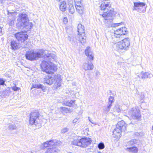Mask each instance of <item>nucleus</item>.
I'll list each match as a JSON object with an SVG mask.
<instances>
[{
	"instance_id": "nucleus-1",
	"label": "nucleus",
	"mask_w": 153,
	"mask_h": 153,
	"mask_svg": "<svg viewBox=\"0 0 153 153\" xmlns=\"http://www.w3.org/2000/svg\"><path fill=\"white\" fill-rule=\"evenodd\" d=\"M45 53V51L43 50H40L37 51H30L27 52L25 56L27 59L33 61L42 56L44 60L40 65L43 71L48 74H51L56 69L55 65L52 63V62L55 59V55L49 53L43 56Z\"/></svg>"
},
{
	"instance_id": "nucleus-2",
	"label": "nucleus",
	"mask_w": 153,
	"mask_h": 153,
	"mask_svg": "<svg viewBox=\"0 0 153 153\" xmlns=\"http://www.w3.org/2000/svg\"><path fill=\"white\" fill-rule=\"evenodd\" d=\"M111 5L108 2L102 3L100 6L101 10H103L104 13L102 15V16L104 18L105 20L104 23L106 24V25L108 27H116L120 25L122 22L115 24L113 26L111 23V21L113 20V16L114 14V11L109 10L111 7Z\"/></svg>"
},
{
	"instance_id": "nucleus-3",
	"label": "nucleus",
	"mask_w": 153,
	"mask_h": 153,
	"mask_svg": "<svg viewBox=\"0 0 153 153\" xmlns=\"http://www.w3.org/2000/svg\"><path fill=\"white\" fill-rule=\"evenodd\" d=\"M61 144L62 142L59 140L55 139L50 140L44 143L42 149L50 147L47 149L45 153H60V150L54 146H59Z\"/></svg>"
},
{
	"instance_id": "nucleus-4",
	"label": "nucleus",
	"mask_w": 153,
	"mask_h": 153,
	"mask_svg": "<svg viewBox=\"0 0 153 153\" xmlns=\"http://www.w3.org/2000/svg\"><path fill=\"white\" fill-rule=\"evenodd\" d=\"M17 21L20 26L23 27L24 31L26 32L30 30L33 26V24L32 23L29 22L27 15L25 13H19L17 19Z\"/></svg>"
},
{
	"instance_id": "nucleus-5",
	"label": "nucleus",
	"mask_w": 153,
	"mask_h": 153,
	"mask_svg": "<svg viewBox=\"0 0 153 153\" xmlns=\"http://www.w3.org/2000/svg\"><path fill=\"white\" fill-rule=\"evenodd\" d=\"M61 76L59 74L55 75L53 76L49 77L47 76L44 79V82L49 85H51L53 82L54 83V87L57 89L61 86Z\"/></svg>"
},
{
	"instance_id": "nucleus-6",
	"label": "nucleus",
	"mask_w": 153,
	"mask_h": 153,
	"mask_svg": "<svg viewBox=\"0 0 153 153\" xmlns=\"http://www.w3.org/2000/svg\"><path fill=\"white\" fill-rule=\"evenodd\" d=\"M127 34L126 28L125 27H122L114 31V33L111 35L112 39L114 42L119 41L120 40V37L122 35Z\"/></svg>"
},
{
	"instance_id": "nucleus-7",
	"label": "nucleus",
	"mask_w": 153,
	"mask_h": 153,
	"mask_svg": "<svg viewBox=\"0 0 153 153\" xmlns=\"http://www.w3.org/2000/svg\"><path fill=\"white\" fill-rule=\"evenodd\" d=\"M130 41L129 38H127L121 41L114 42L117 43L116 45V48L118 50H127L128 49L130 45Z\"/></svg>"
},
{
	"instance_id": "nucleus-8",
	"label": "nucleus",
	"mask_w": 153,
	"mask_h": 153,
	"mask_svg": "<svg viewBox=\"0 0 153 153\" xmlns=\"http://www.w3.org/2000/svg\"><path fill=\"white\" fill-rule=\"evenodd\" d=\"M128 115L134 119H139L141 115L140 111L136 107H133L128 110Z\"/></svg>"
},
{
	"instance_id": "nucleus-9",
	"label": "nucleus",
	"mask_w": 153,
	"mask_h": 153,
	"mask_svg": "<svg viewBox=\"0 0 153 153\" xmlns=\"http://www.w3.org/2000/svg\"><path fill=\"white\" fill-rule=\"evenodd\" d=\"M77 32H78L79 41L82 43H84L86 37L84 32V26L80 24L78 25Z\"/></svg>"
},
{
	"instance_id": "nucleus-10",
	"label": "nucleus",
	"mask_w": 153,
	"mask_h": 153,
	"mask_svg": "<svg viewBox=\"0 0 153 153\" xmlns=\"http://www.w3.org/2000/svg\"><path fill=\"white\" fill-rule=\"evenodd\" d=\"M134 7L133 10H137L138 12H144L146 11V4L143 2H134Z\"/></svg>"
},
{
	"instance_id": "nucleus-11",
	"label": "nucleus",
	"mask_w": 153,
	"mask_h": 153,
	"mask_svg": "<svg viewBox=\"0 0 153 153\" xmlns=\"http://www.w3.org/2000/svg\"><path fill=\"white\" fill-rule=\"evenodd\" d=\"M39 113L37 111L32 112L30 114L29 123L30 124L33 125L37 122V120L39 119Z\"/></svg>"
},
{
	"instance_id": "nucleus-12",
	"label": "nucleus",
	"mask_w": 153,
	"mask_h": 153,
	"mask_svg": "<svg viewBox=\"0 0 153 153\" xmlns=\"http://www.w3.org/2000/svg\"><path fill=\"white\" fill-rule=\"evenodd\" d=\"M14 36L17 40L23 42L27 40L28 37V35L22 32L15 33Z\"/></svg>"
},
{
	"instance_id": "nucleus-13",
	"label": "nucleus",
	"mask_w": 153,
	"mask_h": 153,
	"mask_svg": "<svg viewBox=\"0 0 153 153\" xmlns=\"http://www.w3.org/2000/svg\"><path fill=\"white\" fill-rule=\"evenodd\" d=\"M81 147H86L89 145L91 142V139L89 138L84 137L81 138Z\"/></svg>"
},
{
	"instance_id": "nucleus-14",
	"label": "nucleus",
	"mask_w": 153,
	"mask_h": 153,
	"mask_svg": "<svg viewBox=\"0 0 153 153\" xmlns=\"http://www.w3.org/2000/svg\"><path fill=\"white\" fill-rule=\"evenodd\" d=\"M85 53L88 58V59L90 61L93 60L94 59V54L91 51V48L88 47L85 50Z\"/></svg>"
},
{
	"instance_id": "nucleus-15",
	"label": "nucleus",
	"mask_w": 153,
	"mask_h": 153,
	"mask_svg": "<svg viewBox=\"0 0 153 153\" xmlns=\"http://www.w3.org/2000/svg\"><path fill=\"white\" fill-rule=\"evenodd\" d=\"M94 65L91 62H88L84 63L82 67L85 71L90 70H92L94 68Z\"/></svg>"
},
{
	"instance_id": "nucleus-16",
	"label": "nucleus",
	"mask_w": 153,
	"mask_h": 153,
	"mask_svg": "<svg viewBox=\"0 0 153 153\" xmlns=\"http://www.w3.org/2000/svg\"><path fill=\"white\" fill-rule=\"evenodd\" d=\"M140 76L141 79H143L146 78H150L153 77V74L150 71L144 72L142 71L140 74Z\"/></svg>"
},
{
	"instance_id": "nucleus-17",
	"label": "nucleus",
	"mask_w": 153,
	"mask_h": 153,
	"mask_svg": "<svg viewBox=\"0 0 153 153\" xmlns=\"http://www.w3.org/2000/svg\"><path fill=\"white\" fill-rule=\"evenodd\" d=\"M10 46L12 49L15 50L19 49L21 47L20 44L15 40L12 41L10 43Z\"/></svg>"
},
{
	"instance_id": "nucleus-18",
	"label": "nucleus",
	"mask_w": 153,
	"mask_h": 153,
	"mask_svg": "<svg viewBox=\"0 0 153 153\" xmlns=\"http://www.w3.org/2000/svg\"><path fill=\"white\" fill-rule=\"evenodd\" d=\"M116 127L120 128L122 131H124L126 128V125L124 121L122 120L118 122Z\"/></svg>"
},
{
	"instance_id": "nucleus-19",
	"label": "nucleus",
	"mask_w": 153,
	"mask_h": 153,
	"mask_svg": "<svg viewBox=\"0 0 153 153\" xmlns=\"http://www.w3.org/2000/svg\"><path fill=\"white\" fill-rule=\"evenodd\" d=\"M81 138L79 137H75L71 143L72 145L81 147Z\"/></svg>"
},
{
	"instance_id": "nucleus-20",
	"label": "nucleus",
	"mask_w": 153,
	"mask_h": 153,
	"mask_svg": "<svg viewBox=\"0 0 153 153\" xmlns=\"http://www.w3.org/2000/svg\"><path fill=\"white\" fill-rule=\"evenodd\" d=\"M139 142V141L136 139H133L131 140L128 142L126 144V146L127 148L128 147H131L135 146L136 144L138 145V143Z\"/></svg>"
},
{
	"instance_id": "nucleus-21",
	"label": "nucleus",
	"mask_w": 153,
	"mask_h": 153,
	"mask_svg": "<svg viewBox=\"0 0 153 153\" xmlns=\"http://www.w3.org/2000/svg\"><path fill=\"white\" fill-rule=\"evenodd\" d=\"M122 131L120 128L116 127L113 131L112 136L115 138L120 137Z\"/></svg>"
},
{
	"instance_id": "nucleus-22",
	"label": "nucleus",
	"mask_w": 153,
	"mask_h": 153,
	"mask_svg": "<svg viewBox=\"0 0 153 153\" xmlns=\"http://www.w3.org/2000/svg\"><path fill=\"white\" fill-rule=\"evenodd\" d=\"M126 150L132 153H137L138 151V148L135 146L131 147H128L126 149Z\"/></svg>"
},
{
	"instance_id": "nucleus-23",
	"label": "nucleus",
	"mask_w": 153,
	"mask_h": 153,
	"mask_svg": "<svg viewBox=\"0 0 153 153\" xmlns=\"http://www.w3.org/2000/svg\"><path fill=\"white\" fill-rule=\"evenodd\" d=\"M66 4L65 1H63L62 2L59 6V8L60 10L63 12L65 11L66 8Z\"/></svg>"
},
{
	"instance_id": "nucleus-24",
	"label": "nucleus",
	"mask_w": 153,
	"mask_h": 153,
	"mask_svg": "<svg viewBox=\"0 0 153 153\" xmlns=\"http://www.w3.org/2000/svg\"><path fill=\"white\" fill-rule=\"evenodd\" d=\"M69 6L68 7V10L69 12L73 14L75 12V10L73 4H69Z\"/></svg>"
},
{
	"instance_id": "nucleus-25",
	"label": "nucleus",
	"mask_w": 153,
	"mask_h": 153,
	"mask_svg": "<svg viewBox=\"0 0 153 153\" xmlns=\"http://www.w3.org/2000/svg\"><path fill=\"white\" fill-rule=\"evenodd\" d=\"M33 87L37 88H42V90L45 89V87L40 84H33Z\"/></svg>"
},
{
	"instance_id": "nucleus-26",
	"label": "nucleus",
	"mask_w": 153,
	"mask_h": 153,
	"mask_svg": "<svg viewBox=\"0 0 153 153\" xmlns=\"http://www.w3.org/2000/svg\"><path fill=\"white\" fill-rule=\"evenodd\" d=\"M10 93V91L9 88H7L6 90L4 91L3 92V94L4 95V97L6 96H8Z\"/></svg>"
},
{
	"instance_id": "nucleus-27",
	"label": "nucleus",
	"mask_w": 153,
	"mask_h": 153,
	"mask_svg": "<svg viewBox=\"0 0 153 153\" xmlns=\"http://www.w3.org/2000/svg\"><path fill=\"white\" fill-rule=\"evenodd\" d=\"M76 10L80 14H82L83 13V7L82 6H80L76 7Z\"/></svg>"
},
{
	"instance_id": "nucleus-28",
	"label": "nucleus",
	"mask_w": 153,
	"mask_h": 153,
	"mask_svg": "<svg viewBox=\"0 0 153 153\" xmlns=\"http://www.w3.org/2000/svg\"><path fill=\"white\" fill-rule=\"evenodd\" d=\"M74 101L71 100L70 101H68L64 103V105L68 106L69 107H71L74 103Z\"/></svg>"
},
{
	"instance_id": "nucleus-29",
	"label": "nucleus",
	"mask_w": 153,
	"mask_h": 153,
	"mask_svg": "<svg viewBox=\"0 0 153 153\" xmlns=\"http://www.w3.org/2000/svg\"><path fill=\"white\" fill-rule=\"evenodd\" d=\"M60 109L62 111L66 113H68L71 110L70 108H67L62 107H60Z\"/></svg>"
},
{
	"instance_id": "nucleus-30",
	"label": "nucleus",
	"mask_w": 153,
	"mask_h": 153,
	"mask_svg": "<svg viewBox=\"0 0 153 153\" xmlns=\"http://www.w3.org/2000/svg\"><path fill=\"white\" fill-rule=\"evenodd\" d=\"M111 106L112 105H108L105 106L104 108V111H105V113L108 112L109 111Z\"/></svg>"
},
{
	"instance_id": "nucleus-31",
	"label": "nucleus",
	"mask_w": 153,
	"mask_h": 153,
	"mask_svg": "<svg viewBox=\"0 0 153 153\" xmlns=\"http://www.w3.org/2000/svg\"><path fill=\"white\" fill-rule=\"evenodd\" d=\"M98 146L99 149H102L104 148L105 146L103 143H100L98 144Z\"/></svg>"
},
{
	"instance_id": "nucleus-32",
	"label": "nucleus",
	"mask_w": 153,
	"mask_h": 153,
	"mask_svg": "<svg viewBox=\"0 0 153 153\" xmlns=\"http://www.w3.org/2000/svg\"><path fill=\"white\" fill-rule=\"evenodd\" d=\"M69 130V128L65 127L62 129L61 130V133L62 134H64L65 133L68 132Z\"/></svg>"
},
{
	"instance_id": "nucleus-33",
	"label": "nucleus",
	"mask_w": 153,
	"mask_h": 153,
	"mask_svg": "<svg viewBox=\"0 0 153 153\" xmlns=\"http://www.w3.org/2000/svg\"><path fill=\"white\" fill-rule=\"evenodd\" d=\"M114 112H116L118 113H119L121 112V110L119 106H115L114 109Z\"/></svg>"
},
{
	"instance_id": "nucleus-34",
	"label": "nucleus",
	"mask_w": 153,
	"mask_h": 153,
	"mask_svg": "<svg viewBox=\"0 0 153 153\" xmlns=\"http://www.w3.org/2000/svg\"><path fill=\"white\" fill-rule=\"evenodd\" d=\"M109 102L108 105H112V103L113 102L114 97H112L110 96L109 98Z\"/></svg>"
},
{
	"instance_id": "nucleus-35",
	"label": "nucleus",
	"mask_w": 153,
	"mask_h": 153,
	"mask_svg": "<svg viewBox=\"0 0 153 153\" xmlns=\"http://www.w3.org/2000/svg\"><path fill=\"white\" fill-rule=\"evenodd\" d=\"M9 128L11 130H13L15 129L16 127L15 124H11L9 126Z\"/></svg>"
},
{
	"instance_id": "nucleus-36",
	"label": "nucleus",
	"mask_w": 153,
	"mask_h": 153,
	"mask_svg": "<svg viewBox=\"0 0 153 153\" xmlns=\"http://www.w3.org/2000/svg\"><path fill=\"white\" fill-rule=\"evenodd\" d=\"M145 97L144 93L142 92L140 94V98L141 100H143L144 99Z\"/></svg>"
},
{
	"instance_id": "nucleus-37",
	"label": "nucleus",
	"mask_w": 153,
	"mask_h": 153,
	"mask_svg": "<svg viewBox=\"0 0 153 153\" xmlns=\"http://www.w3.org/2000/svg\"><path fill=\"white\" fill-rule=\"evenodd\" d=\"M75 3L76 7L80 6H82V4H81V1H78L77 2H75Z\"/></svg>"
},
{
	"instance_id": "nucleus-38",
	"label": "nucleus",
	"mask_w": 153,
	"mask_h": 153,
	"mask_svg": "<svg viewBox=\"0 0 153 153\" xmlns=\"http://www.w3.org/2000/svg\"><path fill=\"white\" fill-rule=\"evenodd\" d=\"M12 89L15 91H17L19 88L16 86H14L12 87Z\"/></svg>"
},
{
	"instance_id": "nucleus-39",
	"label": "nucleus",
	"mask_w": 153,
	"mask_h": 153,
	"mask_svg": "<svg viewBox=\"0 0 153 153\" xmlns=\"http://www.w3.org/2000/svg\"><path fill=\"white\" fill-rule=\"evenodd\" d=\"M4 83V81L2 79L0 78V85H3Z\"/></svg>"
},
{
	"instance_id": "nucleus-40",
	"label": "nucleus",
	"mask_w": 153,
	"mask_h": 153,
	"mask_svg": "<svg viewBox=\"0 0 153 153\" xmlns=\"http://www.w3.org/2000/svg\"><path fill=\"white\" fill-rule=\"evenodd\" d=\"M69 4H72L73 3V0H68Z\"/></svg>"
},
{
	"instance_id": "nucleus-41",
	"label": "nucleus",
	"mask_w": 153,
	"mask_h": 153,
	"mask_svg": "<svg viewBox=\"0 0 153 153\" xmlns=\"http://www.w3.org/2000/svg\"><path fill=\"white\" fill-rule=\"evenodd\" d=\"M88 120H89V121H90V122H91V123H92L94 124H97L94 123L92 122V120L91 119V118L89 117H88Z\"/></svg>"
},
{
	"instance_id": "nucleus-42",
	"label": "nucleus",
	"mask_w": 153,
	"mask_h": 153,
	"mask_svg": "<svg viewBox=\"0 0 153 153\" xmlns=\"http://www.w3.org/2000/svg\"><path fill=\"white\" fill-rule=\"evenodd\" d=\"M14 24V22L13 21H11L9 23V25H12Z\"/></svg>"
},
{
	"instance_id": "nucleus-43",
	"label": "nucleus",
	"mask_w": 153,
	"mask_h": 153,
	"mask_svg": "<svg viewBox=\"0 0 153 153\" xmlns=\"http://www.w3.org/2000/svg\"><path fill=\"white\" fill-rule=\"evenodd\" d=\"M2 27H1V26H0V35H1L2 34Z\"/></svg>"
},
{
	"instance_id": "nucleus-44",
	"label": "nucleus",
	"mask_w": 153,
	"mask_h": 153,
	"mask_svg": "<svg viewBox=\"0 0 153 153\" xmlns=\"http://www.w3.org/2000/svg\"><path fill=\"white\" fill-rule=\"evenodd\" d=\"M96 74L97 76H98V74H100V72L98 71H96Z\"/></svg>"
},
{
	"instance_id": "nucleus-45",
	"label": "nucleus",
	"mask_w": 153,
	"mask_h": 153,
	"mask_svg": "<svg viewBox=\"0 0 153 153\" xmlns=\"http://www.w3.org/2000/svg\"><path fill=\"white\" fill-rule=\"evenodd\" d=\"M78 1H81V0H74V2H77Z\"/></svg>"
},
{
	"instance_id": "nucleus-46",
	"label": "nucleus",
	"mask_w": 153,
	"mask_h": 153,
	"mask_svg": "<svg viewBox=\"0 0 153 153\" xmlns=\"http://www.w3.org/2000/svg\"><path fill=\"white\" fill-rule=\"evenodd\" d=\"M64 21H66V20H67L66 18H65L64 19Z\"/></svg>"
},
{
	"instance_id": "nucleus-47",
	"label": "nucleus",
	"mask_w": 153,
	"mask_h": 153,
	"mask_svg": "<svg viewBox=\"0 0 153 153\" xmlns=\"http://www.w3.org/2000/svg\"><path fill=\"white\" fill-rule=\"evenodd\" d=\"M10 13V12H8V14H9V13L11 14V13Z\"/></svg>"
},
{
	"instance_id": "nucleus-48",
	"label": "nucleus",
	"mask_w": 153,
	"mask_h": 153,
	"mask_svg": "<svg viewBox=\"0 0 153 153\" xmlns=\"http://www.w3.org/2000/svg\"><path fill=\"white\" fill-rule=\"evenodd\" d=\"M56 0L57 1H58V2H59V1H60V0Z\"/></svg>"
},
{
	"instance_id": "nucleus-49",
	"label": "nucleus",
	"mask_w": 153,
	"mask_h": 153,
	"mask_svg": "<svg viewBox=\"0 0 153 153\" xmlns=\"http://www.w3.org/2000/svg\"><path fill=\"white\" fill-rule=\"evenodd\" d=\"M152 130H153V126H152Z\"/></svg>"
},
{
	"instance_id": "nucleus-50",
	"label": "nucleus",
	"mask_w": 153,
	"mask_h": 153,
	"mask_svg": "<svg viewBox=\"0 0 153 153\" xmlns=\"http://www.w3.org/2000/svg\"><path fill=\"white\" fill-rule=\"evenodd\" d=\"M75 122V121H74V120L73 121V123H74Z\"/></svg>"
},
{
	"instance_id": "nucleus-51",
	"label": "nucleus",
	"mask_w": 153,
	"mask_h": 153,
	"mask_svg": "<svg viewBox=\"0 0 153 153\" xmlns=\"http://www.w3.org/2000/svg\"><path fill=\"white\" fill-rule=\"evenodd\" d=\"M75 122V121H74V120L73 121V123H74Z\"/></svg>"
}]
</instances>
